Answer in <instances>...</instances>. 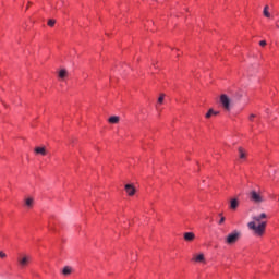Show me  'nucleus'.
Listing matches in <instances>:
<instances>
[{"label":"nucleus","instance_id":"16","mask_svg":"<svg viewBox=\"0 0 279 279\" xmlns=\"http://www.w3.org/2000/svg\"><path fill=\"white\" fill-rule=\"evenodd\" d=\"M263 14L264 16H266V19H269L271 16V13H269V5H266L264 8Z\"/></svg>","mask_w":279,"mask_h":279},{"label":"nucleus","instance_id":"5","mask_svg":"<svg viewBox=\"0 0 279 279\" xmlns=\"http://www.w3.org/2000/svg\"><path fill=\"white\" fill-rule=\"evenodd\" d=\"M17 260L21 267H27V265H29V260H32V257H29L28 255H24L20 257Z\"/></svg>","mask_w":279,"mask_h":279},{"label":"nucleus","instance_id":"15","mask_svg":"<svg viewBox=\"0 0 279 279\" xmlns=\"http://www.w3.org/2000/svg\"><path fill=\"white\" fill-rule=\"evenodd\" d=\"M108 121H109V123L117 124V123H119L120 118H119V116H113V117H110Z\"/></svg>","mask_w":279,"mask_h":279},{"label":"nucleus","instance_id":"18","mask_svg":"<svg viewBox=\"0 0 279 279\" xmlns=\"http://www.w3.org/2000/svg\"><path fill=\"white\" fill-rule=\"evenodd\" d=\"M165 101V94H161L158 98V104H162Z\"/></svg>","mask_w":279,"mask_h":279},{"label":"nucleus","instance_id":"13","mask_svg":"<svg viewBox=\"0 0 279 279\" xmlns=\"http://www.w3.org/2000/svg\"><path fill=\"white\" fill-rule=\"evenodd\" d=\"M238 151L240 154V160H245V158L247 157V153L245 151V149H243V147H240Z\"/></svg>","mask_w":279,"mask_h":279},{"label":"nucleus","instance_id":"17","mask_svg":"<svg viewBox=\"0 0 279 279\" xmlns=\"http://www.w3.org/2000/svg\"><path fill=\"white\" fill-rule=\"evenodd\" d=\"M65 76H66V70H60V72H59V77H60L61 80H64Z\"/></svg>","mask_w":279,"mask_h":279},{"label":"nucleus","instance_id":"3","mask_svg":"<svg viewBox=\"0 0 279 279\" xmlns=\"http://www.w3.org/2000/svg\"><path fill=\"white\" fill-rule=\"evenodd\" d=\"M240 236L241 233L239 231H234L227 236L226 243H228V245H233V243H236V241H239Z\"/></svg>","mask_w":279,"mask_h":279},{"label":"nucleus","instance_id":"25","mask_svg":"<svg viewBox=\"0 0 279 279\" xmlns=\"http://www.w3.org/2000/svg\"><path fill=\"white\" fill-rule=\"evenodd\" d=\"M3 106H4V108H8V106L5 105V102H3Z\"/></svg>","mask_w":279,"mask_h":279},{"label":"nucleus","instance_id":"14","mask_svg":"<svg viewBox=\"0 0 279 279\" xmlns=\"http://www.w3.org/2000/svg\"><path fill=\"white\" fill-rule=\"evenodd\" d=\"M217 114H219L218 111L209 109L208 112L205 114V117H206V119H210V117H217Z\"/></svg>","mask_w":279,"mask_h":279},{"label":"nucleus","instance_id":"9","mask_svg":"<svg viewBox=\"0 0 279 279\" xmlns=\"http://www.w3.org/2000/svg\"><path fill=\"white\" fill-rule=\"evenodd\" d=\"M183 239H184V241H187V242L195 241V233H193V232H185L183 234Z\"/></svg>","mask_w":279,"mask_h":279},{"label":"nucleus","instance_id":"23","mask_svg":"<svg viewBox=\"0 0 279 279\" xmlns=\"http://www.w3.org/2000/svg\"><path fill=\"white\" fill-rule=\"evenodd\" d=\"M226 221V217H221L220 220H219V223H223Z\"/></svg>","mask_w":279,"mask_h":279},{"label":"nucleus","instance_id":"26","mask_svg":"<svg viewBox=\"0 0 279 279\" xmlns=\"http://www.w3.org/2000/svg\"><path fill=\"white\" fill-rule=\"evenodd\" d=\"M28 5H32V2H28Z\"/></svg>","mask_w":279,"mask_h":279},{"label":"nucleus","instance_id":"10","mask_svg":"<svg viewBox=\"0 0 279 279\" xmlns=\"http://www.w3.org/2000/svg\"><path fill=\"white\" fill-rule=\"evenodd\" d=\"M239 208V199L238 198H232L230 201V209L231 210H236Z\"/></svg>","mask_w":279,"mask_h":279},{"label":"nucleus","instance_id":"1","mask_svg":"<svg viewBox=\"0 0 279 279\" xmlns=\"http://www.w3.org/2000/svg\"><path fill=\"white\" fill-rule=\"evenodd\" d=\"M252 219L253 221L247 223L248 230H252L255 236H263L265 230H267V221L263 219H267V214L262 213L257 216H253Z\"/></svg>","mask_w":279,"mask_h":279},{"label":"nucleus","instance_id":"6","mask_svg":"<svg viewBox=\"0 0 279 279\" xmlns=\"http://www.w3.org/2000/svg\"><path fill=\"white\" fill-rule=\"evenodd\" d=\"M125 192L128 193V195H130V197H132L136 193V189L132 184H126Z\"/></svg>","mask_w":279,"mask_h":279},{"label":"nucleus","instance_id":"2","mask_svg":"<svg viewBox=\"0 0 279 279\" xmlns=\"http://www.w3.org/2000/svg\"><path fill=\"white\" fill-rule=\"evenodd\" d=\"M250 199L253 202V204H263V202H265L263 194H260V192H256L255 190L250 192Z\"/></svg>","mask_w":279,"mask_h":279},{"label":"nucleus","instance_id":"11","mask_svg":"<svg viewBox=\"0 0 279 279\" xmlns=\"http://www.w3.org/2000/svg\"><path fill=\"white\" fill-rule=\"evenodd\" d=\"M63 276H71L73 274V268L71 266H65L62 270Z\"/></svg>","mask_w":279,"mask_h":279},{"label":"nucleus","instance_id":"12","mask_svg":"<svg viewBox=\"0 0 279 279\" xmlns=\"http://www.w3.org/2000/svg\"><path fill=\"white\" fill-rule=\"evenodd\" d=\"M35 154H40V156H47V149H45V147H36Z\"/></svg>","mask_w":279,"mask_h":279},{"label":"nucleus","instance_id":"22","mask_svg":"<svg viewBox=\"0 0 279 279\" xmlns=\"http://www.w3.org/2000/svg\"><path fill=\"white\" fill-rule=\"evenodd\" d=\"M255 118H256V114L252 113V114L250 116V121H253V119H255Z\"/></svg>","mask_w":279,"mask_h":279},{"label":"nucleus","instance_id":"21","mask_svg":"<svg viewBox=\"0 0 279 279\" xmlns=\"http://www.w3.org/2000/svg\"><path fill=\"white\" fill-rule=\"evenodd\" d=\"M259 45H260V47H265V45H267V41L262 40V41H259Z\"/></svg>","mask_w":279,"mask_h":279},{"label":"nucleus","instance_id":"20","mask_svg":"<svg viewBox=\"0 0 279 279\" xmlns=\"http://www.w3.org/2000/svg\"><path fill=\"white\" fill-rule=\"evenodd\" d=\"M7 254L3 251H0V258H7Z\"/></svg>","mask_w":279,"mask_h":279},{"label":"nucleus","instance_id":"24","mask_svg":"<svg viewBox=\"0 0 279 279\" xmlns=\"http://www.w3.org/2000/svg\"><path fill=\"white\" fill-rule=\"evenodd\" d=\"M26 10H29V4H27Z\"/></svg>","mask_w":279,"mask_h":279},{"label":"nucleus","instance_id":"4","mask_svg":"<svg viewBox=\"0 0 279 279\" xmlns=\"http://www.w3.org/2000/svg\"><path fill=\"white\" fill-rule=\"evenodd\" d=\"M220 104L222 108H225L227 111H230V98L228 97V95L222 94L220 96Z\"/></svg>","mask_w":279,"mask_h":279},{"label":"nucleus","instance_id":"7","mask_svg":"<svg viewBox=\"0 0 279 279\" xmlns=\"http://www.w3.org/2000/svg\"><path fill=\"white\" fill-rule=\"evenodd\" d=\"M192 260H194V263H206V257L204 256V253H201L198 255H194Z\"/></svg>","mask_w":279,"mask_h":279},{"label":"nucleus","instance_id":"19","mask_svg":"<svg viewBox=\"0 0 279 279\" xmlns=\"http://www.w3.org/2000/svg\"><path fill=\"white\" fill-rule=\"evenodd\" d=\"M48 25L49 27H53V25H56V20H49Z\"/></svg>","mask_w":279,"mask_h":279},{"label":"nucleus","instance_id":"8","mask_svg":"<svg viewBox=\"0 0 279 279\" xmlns=\"http://www.w3.org/2000/svg\"><path fill=\"white\" fill-rule=\"evenodd\" d=\"M24 204H25L26 208H28V209L34 208V197H32V196L26 197L24 201Z\"/></svg>","mask_w":279,"mask_h":279}]
</instances>
